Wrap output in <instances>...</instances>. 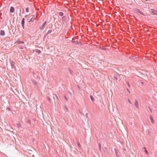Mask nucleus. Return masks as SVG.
<instances>
[{"label":"nucleus","mask_w":157,"mask_h":157,"mask_svg":"<svg viewBox=\"0 0 157 157\" xmlns=\"http://www.w3.org/2000/svg\"><path fill=\"white\" fill-rule=\"evenodd\" d=\"M35 16L34 15H32L29 16L27 19L28 21L29 22H33L35 18Z\"/></svg>","instance_id":"f257e3e1"},{"label":"nucleus","mask_w":157,"mask_h":157,"mask_svg":"<svg viewBox=\"0 0 157 157\" xmlns=\"http://www.w3.org/2000/svg\"><path fill=\"white\" fill-rule=\"evenodd\" d=\"M134 11L135 12L139 13L140 14H142L143 16H145V15L140 10L137 8H135L134 9Z\"/></svg>","instance_id":"f03ea898"},{"label":"nucleus","mask_w":157,"mask_h":157,"mask_svg":"<svg viewBox=\"0 0 157 157\" xmlns=\"http://www.w3.org/2000/svg\"><path fill=\"white\" fill-rule=\"evenodd\" d=\"M11 67L12 68H14V69H16V67L15 66V63L13 61H10Z\"/></svg>","instance_id":"7ed1b4c3"},{"label":"nucleus","mask_w":157,"mask_h":157,"mask_svg":"<svg viewBox=\"0 0 157 157\" xmlns=\"http://www.w3.org/2000/svg\"><path fill=\"white\" fill-rule=\"evenodd\" d=\"M46 23H47V21H45L43 23V24L41 26H40V27L39 28V29L40 30H42L44 28V27L45 26V25Z\"/></svg>","instance_id":"20e7f679"},{"label":"nucleus","mask_w":157,"mask_h":157,"mask_svg":"<svg viewBox=\"0 0 157 157\" xmlns=\"http://www.w3.org/2000/svg\"><path fill=\"white\" fill-rule=\"evenodd\" d=\"M33 74L34 77L36 79H37L39 80H40V77L38 75L36 74L34 72H33Z\"/></svg>","instance_id":"39448f33"},{"label":"nucleus","mask_w":157,"mask_h":157,"mask_svg":"<svg viewBox=\"0 0 157 157\" xmlns=\"http://www.w3.org/2000/svg\"><path fill=\"white\" fill-rule=\"evenodd\" d=\"M31 81L32 82L33 84L34 85H35L36 86H38V83L33 79H32L31 80Z\"/></svg>","instance_id":"423d86ee"},{"label":"nucleus","mask_w":157,"mask_h":157,"mask_svg":"<svg viewBox=\"0 0 157 157\" xmlns=\"http://www.w3.org/2000/svg\"><path fill=\"white\" fill-rule=\"evenodd\" d=\"M25 18H23L22 19L21 21V24L22 26L23 29H24V24H25Z\"/></svg>","instance_id":"0eeeda50"},{"label":"nucleus","mask_w":157,"mask_h":157,"mask_svg":"<svg viewBox=\"0 0 157 157\" xmlns=\"http://www.w3.org/2000/svg\"><path fill=\"white\" fill-rule=\"evenodd\" d=\"M135 105L136 107L138 109L139 108V105L138 102L137 100H135Z\"/></svg>","instance_id":"6e6552de"},{"label":"nucleus","mask_w":157,"mask_h":157,"mask_svg":"<svg viewBox=\"0 0 157 157\" xmlns=\"http://www.w3.org/2000/svg\"><path fill=\"white\" fill-rule=\"evenodd\" d=\"M151 12L153 13V14L157 15V11L155 10L151 9Z\"/></svg>","instance_id":"1a4fd4ad"},{"label":"nucleus","mask_w":157,"mask_h":157,"mask_svg":"<svg viewBox=\"0 0 157 157\" xmlns=\"http://www.w3.org/2000/svg\"><path fill=\"white\" fill-rule=\"evenodd\" d=\"M10 11L11 13H13L14 11V7L13 6H11L10 8Z\"/></svg>","instance_id":"9d476101"},{"label":"nucleus","mask_w":157,"mask_h":157,"mask_svg":"<svg viewBox=\"0 0 157 157\" xmlns=\"http://www.w3.org/2000/svg\"><path fill=\"white\" fill-rule=\"evenodd\" d=\"M62 20L63 23L66 22V17L65 16H63L62 17Z\"/></svg>","instance_id":"9b49d317"},{"label":"nucleus","mask_w":157,"mask_h":157,"mask_svg":"<svg viewBox=\"0 0 157 157\" xmlns=\"http://www.w3.org/2000/svg\"><path fill=\"white\" fill-rule=\"evenodd\" d=\"M119 77V75H118L117 74H116L114 75V78L116 80H117L118 79V78Z\"/></svg>","instance_id":"f8f14e48"},{"label":"nucleus","mask_w":157,"mask_h":157,"mask_svg":"<svg viewBox=\"0 0 157 157\" xmlns=\"http://www.w3.org/2000/svg\"><path fill=\"white\" fill-rule=\"evenodd\" d=\"M103 150H104L105 152L107 154L108 153V151L107 150V148L106 147H104L103 148Z\"/></svg>","instance_id":"ddd939ff"},{"label":"nucleus","mask_w":157,"mask_h":157,"mask_svg":"<svg viewBox=\"0 0 157 157\" xmlns=\"http://www.w3.org/2000/svg\"><path fill=\"white\" fill-rule=\"evenodd\" d=\"M0 35L1 36H4L5 35V32L3 30H1L0 32Z\"/></svg>","instance_id":"4468645a"},{"label":"nucleus","mask_w":157,"mask_h":157,"mask_svg":"<svg viewBox=\"0 0 157 157\" xmlns=\"http://www.w3.org/2000/svg\"><path fill=\"white\" fill-rule=\"evenodd\" d=\"M150 119L151 120V121L152 124H153L154 123V120L153 119V117L152 116H151L149 117Z\"/></svg>","instance_id":"2eb2a0df"},{"label":"nucleus","mask_w":157,"mask_h":157,"mask_svg":"<svg viewBox=\"0 0 157 157\" xmlns=\"http://www.w3.org/2000/svg\"><path fill=\"white\" fill-rule=\"evenodd\" d=\"M114 150L115 152L116 155L117 156V157H120L119 155L118 154V152L117 151V149H116L115 148Z\"/></svg>","instance_id":"dca6fc26"},{"label":"nucleus","mask_w":157,"mask_h":157,"mask_svg":"<svg viewBox=\"0 0 157 157\" xmlns=\"http://www.w3.org/2000/svg\"><path fill=\"white\" fill-rule=\"evenodd\" d=\"M68 70L70 74L72 75L73 74V71L70 68H68Z\"/></svg>","instance_id":"f3484780"},{"label":"nucleus","mask_w":157,"mask_h":157,"mask_svg":"<svg viewBox=\"0 0 157 157\" xmlns=\"http://www.w3.org/2000/svg\"><path fill=\"white\" fill-rule=\"evenodd\" d=\"M90 98L91 100L93 102L94 101V97H93L92 95H90Z\"/></svg>","instance_id":"a211bd4d"},{"label":"nucleus","mask_w":157,"mask_h":157,"mask_svg":"<svg viewBox=\"0 0 157 157\" xmlns=\"http://www.w3.org/2000/svg\"><path fill=\"white\" fill-rule=\"evenodd\" d=\"M35 51H36V52L38 54L40 53L41 52V51L40 50H39L38 49H35Z\"/></svg>","instance_id":"6ab92c4d"},{"label":"nucleus","mask_w":157,"mask_h":157,"mask_svg":"<svg viewBox=\"0 0 157 157\" xmlns=\"http://www.w3.org/2000/svg\"><path fill=\"white\" fill-rule=\"evenodd\" d=\"M77 144L78 146V147L80 148L81 147V145H80V144L79 142H77Z\"/></svg>","instance_id":"aec40b11"},{"label":"nucleus","mask_w":157,"mask_h":157,"mask_svg":"<svg viewBox=\"0 0 157 157\" xmlns=\"http://www.w3.org/2000/svg\"><path fill=\"white\" fill-rule=\"evenodd\" d=\"M59 15L61 16H62L63 15V12H59Z\"/></svg>","instance_id":"412c9836"},{"label":"nucleus","mask_w":157,"mask_h":157,"mask_svg":"<svg viewBox=\"0 0 157 157\" xmlns=\"http://www.w3.org/2000/svg\"><path fill=\"white\" fill-rule=\"evenodd\" d=\"M17 126L18 128H19L21 126V124L20 123H18L17 124Z\"/></svg>","instance_id":"4be33fe9"},{"label":"nucleus","mask_w":157,"mask_h":157,"mask_svg":"<svg viewBox=\"0 0 157 157\" xmlns=\"http://www.w3.org/2000/svg\"><path fill=\"white\" fill-rule=\"evenodd\" d=\"M52 32V30H49L47 32V34H49L50 33H51Z\"/></svg>","instance_id":"5701e85b"},{"label":"nucleus","mask_w":157,"mask_h":157,"mask_svg":"<svg viewBox=\"0 0 157 157\" xmlns=\"http://www.w3.org/2000/svg\"><path fill=\"white\" fill-rule=\"evenodd\" d=\"M99 148L100 150L101 151V144L100 143L99 144Z\"/></svg>","instance_id":"b1692460"},{"label":"nucleus","mask_w":157,"mask_h":157,"mask_svg":"<svg viewBox=\"0 0 157 157\" xmlns=\"http://www.w3.org/2000/svg\"><path fill=\"white\" fill-rule=\"evenodd\" d=\"M47 99L49 101V102L50 103L51 102V100L50 98L49 97H47Z\"/></svg>","instance_id":"393cba45"},{"label":"nucleus","mask_w":157,"mask_h":157,"mask_svg":"<svg viewBox=\"0 0 157 157\" xmlns=\"http://www.w3.org/2000/svg\"><path fill=\"white\" fill-rule=\"evenodd\" d=\"M100 48L102 49L103 50H106L107 49V48H104V47H102V48L101 47Z\"/></svg>","instance_id":"a878e982"},{"label":"nucleus","mask_w":157,"mask_h":157,"mask_svg":"<svg viewBox=\"0 0 157 157\" xmlns=\"http://www.w3.org/2000/svg\"><path fill=\"white\" fill-rule=\"evenodd\" d=\"M27 13H28L29 11V9L28 8H26L25 9Z\"/></svg>","instance_id":"bb28decb"},{"label":"nucleus","mask_w":157,"mask_h":157,"mask_svg":"<svg viewBox=\"0 0 157 157\" xmlns=\"http://www.w3.org/2000/svg\"><path fill=\"white\" fill-rule=\"evenodd\" d=\"M132 59H136L137 58V57H136L134 56H132Z\"/></svg>","instance_id":"cd10ccee"},{"label":"nucleus","mask_w":157,"mask_h":157,"mask_svg":"<svg viewBox=\"0 0 157 157\" xmlns=\"http://www.w3.org/2000/svg\"><path fill=\"white\" fill-rule=\"evenodd\" d=\"M55 96L56 97V98H57V102H58V101H59V98H58V96H57V95L56 94L55 95Z\"/></svg>","instance_id":"c85d7f7f"},{"label":"nucleus","mask_w":157,"mask_h":157,"mask_svg":"<svg viewBox=\"0 0 157 157\" xmlns=\"http://www.w3.org/2000/svg\"><path fill=\"white\" fill-rule=\"evenodd\" d=\"M73 43H75V44H78V42L77 41H74L73 42Z\"/></svg>","instance_id":"c756f323"},{"label":"nucleus","mask_w":157,"mask_h":157,"mask_svg":"<svg viewBox=\"0 0 157 157\" xmlns=\"http://www.w3.org/2000/svg\"><path fill=\"white\" fill-rule=\"evenodd\" d=\"M27 122H28L29 123V124H31L30 120H27Z\"/></svg>","instance_id":"7c9ffc66"},{"label":"nucleus","mask_w":157,"mask_h":157,"mask_svg":"<svg viewBox=\"0 0 157 157\" xmlns=\"http://www.w3.org/2000/svg\"><path fill=\"white\" fill-rule=\"evenodd\" d=\"M144 151L147 155H148V151L147 150H145Z\"/></svg>","instance_id":"2f4dec72"},{"label":"nucleus","mask_w":157,"mask_h":157,"mask_svg":"<svg viewBox=\"0 0 157 157\" xmlns=\"http://www.w3.org/2000/svg\"><path fill=\"white\" fill-rule=\"evenodd\" d=\"M128 101L129 103H130V104H132L131 102L130 101L129 99H128Z\"/></svg>","instance_id":"473e14b6"},{"label":"nucleus","mask_w":157,"mask_h":157,"mask_svg":"<svg viewBox=\"0 0 157 157\" xmlns=\"http://www.w3.org/2000/svg\"><path fill=\"white\" fill-rule=\"evenodd\" d=\"M64 97L66 101H68V98L66 97V96H65Z\"/></svg>","instance_id":"72a5a7b5"},{"label":"nucleus","mask_w":157,"mask_h":157,"mask_svg":"<svg viewBox=\"0 0 157 157\" xmlns=\"http://www.w3.org/2000/svg\"><path fill=\"white\" fill-rule=\"evenodd\" d=\"M7 109L9 111H11V109L10 108H7Z\"/></svg>","instance_id":"f704fd0d"},{"label":"nucleus","mask_w":157,"mask_h":157,"mask_svg":"<svg viewBox=\"0 0 157 157\" xmlns=\"http://www.w3.org/2000/svg\"><path fill=\"white\" fill-rule=\"evenodd\" d=\"M24 13V9H22V13L23 14Z\"/></svg>","instance_id":"c9c22d12"},{"label":"nucleus","mask_w":157,"mask_h":157,"mask_svg":"<svg viewBox=\"0 0 157 157\" xmlns=\"http://www.w3.org/2000/svg\"><path fill=\"white\" fill-rule=\"evenodd\" d=\"M20 13H19V15L20 16H21V8H20Z\"/></svg>","instance_id":"e433bc0d"},{"label":"nucleus","mask_w":157,"mask_h":157,"mask_svg":"<svg viewBox=\"0 0 157 157\" xmlns=\"http://www.w3.org/2000/svg\"><path fill=\"white\" fill-rule=\"evenodd\" d=\"M20 43H24V42L23 41H20Z\"/></svg>","instance_id":"4c0bfd02"},{"label":"nucleus","mask_w":157,"mask_h":157,"mask_svg":"<svg viewBox=\"0 0 157 157\" xmlns=\"http://www.w3.org/2000/svg\"><path fill=\"white\" fill-rule=\"evenodd\" d=\"M98 26H99V25H98V24H97V25H96V26L97 27H98Z\"/></svg>","instance_id":"58836bf2"},{"label":"nucleus","mask_w":157,"mask_h":157,"mask_svg":"<svg viewBox=\"0 0 157 157\" xmlns=\"http://www.w3.org/2000/svg\"><path fill=\"white\" fill-rule=\"evenodd\" d=\"M150 111L151 112V113H152V110L151 109H150Z\"/></svg>","instance_id":"ea45409f"},{"label":"nucleus","mask_w":157,"mask_h":157,"mask_svg":"<svg viewBox=\"0 0 157 157\" xmlns=\"http://www.w3.org/2000/svg\"><path fill=\"white\" fill-rule=\"evenodd\" d=\"M144 149L145 150H146V147H144Z\"/></svg>","instance_id":"a19ab883"},{"label":"nucleus","mask_w":157,"mask_h":157,"mask_svg":"<svg viewBox=\"0 0 157 157\" xmlns=\"http://www.w3.org/2000/svg\"><path fill=\"white\" fill-rule=\"evenodd\" d=\"M127 91H128V92H129V93H130L129 91V90H128V89H127Z\"/></svg>","instance_id":"79ce46f5"},{"label":"nucleus","mask_w":157,"mask_h":157,"mask_svg":"<svg viewBox=\"0 0 157 157\" xmlns=\"http://www.w3.org/2000/svg\"><path fill=\"white\" fill-rule=\"evenodd\" d=\"M148 108H149V109H151V108H150V106H148Z\"/></svg>","instance_id":"37998d69"},{"label":"nucleus","mask_w":157,"mask_h":157,"mask_svg":"<svg viewBox=\"0 0 157 157\" xmlns=\"http://www.w3.org/2000/svg\"><path fill=\"white\" fill-rule=\"evenodd\" d=\"M128 86H130V85H129V84L128 83Z\"/></svg>","instance_id":"c03bdc74"},{"label":"nucleus","mask_w":157,"mask_h":157,"mask_svg":"<svg viewBox=\"0 0 157 157\" xmlns=\"http://www.w3.org/2000/svg\"><path fill=\"white\" fill-rule=\"evenodd\" d=\"M48 34H47V33H46V34L45 35V36H47V35H48Z\"/></svg>","instance_id":"a18cd8bd"},{"label":"nucleus","mask_w":157,"mask_h":157,"mask_svg":"<svg viewBox=\"0 0 157 157\" xmlns=\"http://www.w3.org/2000/svg\"><path fill=\"white\" fill-rule=\"evenodd\" d=\"M65 108L66 109H67V108L66 106H65Z\"/></svg>","instance_id":"49530a36"},{"label":"nucleus","mask_w":157,"mask_h":157,"mask_svg":"<svg viewBox=\"0 0 157 157\" xmlns=\"http://www.w3.org/2000/svg\"><path fill=\"white\" fill-rule=\"evenodd\" d=\"M69 93L71 95V93L70 92H69Z\"/></svg>","instance_id":"de8ad7c7"},{"label":"nucleus","mask_w":157,"mask_h":157,"mask_svg":"<svg viewBox=\"0 0 157 157\" xmlns=\"http://www.w3.org/2000/svg\"><path fill=\"white\" fill-rule=\"evenodd\" d=\"M66 110L67 111L68 110L67 108Z\"/></svg>","instance_id":"09e8293b"},{"label":"nucleus","mask_w":157,"mask_h":157,"mask_svg":"<svg viewBox=\"0 0 157 157\" xmlns=\"http://www.w3.org/2000/svg\"><path fill=\"white\" fill-rule=\"evenodd\" d=\"M27 15H25V17H27Z\"/></svg>","instance_id":"8fccbe9b"},{"label":"nucleus","mask_w":157,"mask_h":157,"mask_svg":"<svg viewBox=\"0 0 157 157\" xmlns=\"http://www.w3.org/2000/svg\"><path fill=\"white\" fill-rule=\"evenodd\" d=\"M52 28V27H51V28Z\"/></svg>","instance_id":"3c124183"},{"label":"nucleus","mask_w":157,"mask_h":157,"mask_svg":"<svg viewBox=\"0 0 157 157\" xmlns=\"http://www.w3.org/2000/svg\"><path fill=\"white\" fill-rule=\"evenodd\" d=\"M141 83H142V84H143V82H141Z\"/></svg>","instance_id":"603ef678"},{"label":"nucleus","mask_w":157,"mask_h":157,"mask_svg":"<svg viewBox=\"0 0 157 157\" xmlns=\"http://www.w3.org/2000/svg\"><path fill=\"white\" fill-rule=\"evenodd\" d=\"M4 1H5V0H4Z\"/></svg>","instance_id":"864d4df0"}]
</instances>
